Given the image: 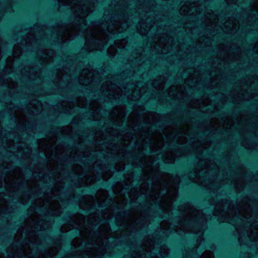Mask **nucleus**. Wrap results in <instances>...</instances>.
<instances>
[{"label": "nucleus", "mask_w": 258, "mask_h": 258, "mask_svg": "<svg viewBox=\"0 0 258 258\" xmlns=\"http://www.w3.org/2000/svg\"><path fill=\"white\" fill-rule=\"evenodd\" d=\"M108 54L110 56H114L116 53V49L114 46H111L108 49L107 51Z\"/></svg>", "instance_id": "23"}, {"label": "nucleus", "mask_w": 258, "mask_h": 258, "mask_svg": "<svg viewBox=\"0 0 258 258\" xmlns=\"http://www.w3.org/2000/svg\"><path fill=\"white\" fill-rule=\"evenodd\" d=\"M125 95H127V97L132 100H136L139 99L140 97L141 92L138 90V87H136L134 90H132V94L130 95L128 92L124 91Z\"/></svg>", "instance_id": "15"}, {"label": "nucleus", "mask_w": 258, "mask_h": 258, "mask_svg": "<svg viewBox=\"0 0 258 258\" xmlns=\"http://www.w3.org/2000/svg\"><path fill=\"white\" fill-rule=\"evenodd\" d=\"M101 238L96 240V247H93L91 250L86 251L84 255L87 258H100V256L104 253L103 243L101 244Z\"/></svg>", "instance_id": "7"}, {"label": "nucleus", "mask_w": 258, "mask_h": 258, "mask_svg": "<svg viewBox=\"0 0 258 258\" xmlns=\"http://www.w3.org/2000/svg\"><path fill=\"white\" fill-rule=\"evenodd\" d=\"M10 87L13 88V87H14V86H12V87L10 86Z\"/></svg>", "instance_id": "40"}, {"label": "nucleus", "mask_w": 258, "mask_h": 258, "mask_svg": "<svg viewBox=\"0 0 258 258\" xmlns=\"http://www.w3.org/2000/svg\"><path fill=\"white\" fill-rule=\"evenodd\" d=\"M254 51H256L258 53V42L254 48Z\"/></svg>", "instance_id": "32"}, {"label": "nucleus", "mask_w": 258, "mask_h": 258, "mask_svg": "<svg viewBox=\"0 0 258 258\" xmlns=\"http://www.w3.org/2000/svg\"><path fill=\"white\" fill-rule=\"evenodd\" d=\"M190 5V4L189 3H187L183 5L180 9V14L182 15H186L188 14L190 15H192L195 13V11L196 12H198V8L196 7L195 4H194V6L192 5L189 8Z\"/></svg>", "instance_id": "12"}, {"label": "nucleus", "mask_w": 258, "mask_h": 258, "mask_svg": "<svg viewBox=\"0 0 258 258\" xmlns=\"http://www.w3.org/2000/svg\"><path fill=\"white\" fill-rule=\"evenodd\" d=\"M198 230L200 233V236H201L202 235H203V232L201 231V229H199Z\"/></svg>", "instance_id": "34"}, {"label": "nucleus", "mask_w": 258, "mask_h": 258, "mask_svg": "<svg viewBox=\"0 0 258 258\" xmlns=\"http://www.w3.org/2000/svg\"><path fill=\"white\" fill-rule=\"evenodd\" d=\"M79 243H80L79 239H77V238L75 239L72 241V245H73L75 247L78 246L79 245Z\"/></svg>", "instance_id": "27"}, {"label": "nucleus", "mask_w": 258, "mask_h": 258, "mask_svg": "<svg viewBox=\"0 0 258 258\" xmlns=\"http://www.w3.org/2000/svg\"><path fill=\"white\" fill-rule=\"evenodd\" d=\"M176 88V87L175 86H172L170 89H169V94L170 95V96H173L175 95L174 93H172L171 92L172 90H174Z\"/></svg>", "instance_id": "28"}, {"label": "nucleus", "mask_w": 258, "mask_h": 258, "mask_svg": "<svg viewBox=\"0 0 258 258\" xmlns=\"http://www.w3.org/2000/svg\"><path fill=\"white\" fill-rule=\"evenodd\" d=\"M228 27L230 28H232L233 29H235L236 28V23L235 22L234 23L232 22V23H230V22H228L226 24V26H228Z\"/></svg>", "instance_id": "26"}, {"label": "nucleus", "mask_w": 258, "mask_h": 258, "mask_svg": "<svg viewBox=\"0 0 258 258\" xmlns=\"http://www.w3.org/2000/svg\"><path fill=\"white\" fill-rule=\"evenodd\" d=\"M151 245V243L149 242L147 244L146 243L145 245L144 246V249L145 250V251H144L143 253H140L137 256H135V258H144L147 255H150V249L149 248V246Z\"/></svg>", "instance_id": "18"}, {"label": "nucleus", "mask_w": 258, "mask_h": 258, "mask_svg": "<svg viewBox=\"0 0 258 258\" xmlns=\"http://www.w3.org/2000/svg\"><path fill=\"white\" fill-rule=\"evenodd\" d=\"M159 252L161 256H162V257H164L168 255L169 251L166 246L163 245L160 247Z\"/></svg>", "instance_id": "19"}, {"label": "nucleus", "mask_w": 258, "mask_h": 258, "mask_svg": "<svg viewBox=\"0 0 258 258\" xmlns=\"http://www.w3.org/2000/svg\"><path fill=\"white\" fill-rule=\"evenodd\" d=\"M176 196V192L175 190L169 192L168 196L165 200H164V202L162 204V207L165 210H169L172 202L174 200Z\"/></svg>", "instance_id": "11"}, {"label": "nucleus", "mask_w": 258, "mask_h": 258, "mask_svg": "<svg viewBox=\"0 0 258 258\" xmlns=\"http://www.w3.org/2000/svg\"><path fill=\"white\" fill-rule=\"evenodd\" d=\"M154 48L157 50L158 52L163 53H167V49L168 46L167 44H165L164 40H160L159 42L154 46Z\"/></svg>", "instance_id": "14"}, {"label": "nucleus", "mask_w": 258, "mask_h": 258, "mask_svg": "<svg viewBox=\"0 0 258 258\" xmlns=\"http://www.w3.org/2000/svg\"><path fill=\"white\" fill-rule=\"evenodd\" d=\"M128 27L127 22L124 21L123 22H115V24L113 23L109 24L107 25V31L110 33H115L116 31L118 32H122Z\"/></svg>", "instance_id": "9"}, {"label": "nucleus", "mask_w": 258, "mask_h": 258, "mask_svg": "<svg viewBox=\"0 0 258 258\" xmlns=\"http://www.w3.org/2000/svg\"><path fill=\"white\" fill-rule=\"evenodd\" d=\"M153 86L154 87H155L156 89H160L162 87L161 86H157L156 84V81H154L153 83Z\"/></svg>", "instance_id": "30"}, {"label": "nucleus", "mask_w": 258, "mask_h": 258, "mask_svg": "<svg viewBox=\"0 0 258 258\" xmlns=\"http://www.w3.org/2000/svg\"><path fill=\"white\" fill-rule=\"evenodd\" d=\"M10 59H11V58H9V59L8 60V61H9Z\"/></svg>", "instance_id": "39"}, {"label": "nucleus", "mask_w": 258, "mask_h": 258, "mask_svg": "<svg viewBox=\"0 0 258 258\" xmlns=\"http://www.w3.org/2000/svg\"><path fill=\"white\" fill-rule=\"evenodd\" d=\"M33 73H34L33 70H31V71H29V76H30V78L32 79H34V77H33Z\"/></svg>", "instance_id": "31"}, {"label": "nucleus", "mask_w": 258, "mask_h": 258, "mask_svg": "<svg viewBox=\"0 0 258 258\" xmlns=\"http://www.w3.org/2000/svg\"><path fill=\"white\" fill-rule=\"evenodd\" d=\"M182 218L179 217L173 225V228L178 234L191 232L197 233L196 230L189 228L194 224H202L206 221L204 214L199 210L195 209L192 206L186 204L180 209Z\"/></svg>", "instance_id": "3"}, {"label": "nucleus", "mask_w": 258, "mask_h": 258, "mask_svg": "<svg viewBox=\"0 0 258 258\" xmlns=\"http://www.w3.org/2000/svg\"><path fill=\"white\" fill-rule=\"evenodd\" d=\"M127 41L125 39L117 40L115 42V45L118 48H123L126 44Z\"/></svg>", "instance_id": "20"}, {"label": "nucleus", "mask_w": 258, "mask_h": 258, "mask_svg": "<svg viewBox=\"0 0 258 258\" xmlns=\"http://www.w3.org/2000/svg\"><path fill=\"white\" fill-rule=\"evenodd\" d=\"M106 24L101 26L96 25L94 28L89 27L87 29L85 46L89 51L94 50H101L107 42L108 36L101 31Z\"/></svg>", "instance_id": "5"}, {"label": "nucleus", "mask_w": 258, "mask_h": 258, "mask_svg": "<svg viewBox=\"0 0 258 258\" xmlns=\"http://www.w3.org/2000/svg\"><path fill=\"white\" fill-rule=\"evenodd\" d=\"M250 15L251 20H254L255 21L256 18L258 22V0L253 4Z\"/></svg>", "instance_id": "16"}, {"label": "nucleus", "mask_w": 258, "mask_h": 258, "mask_svg": "<svg viewBox=\"0 0 258 258\" xmlns=\"http://www.w3.org/2000/svg\"><path fill=\"white\" fill-rule=\"evenodd\" d=\"M203 172V170L199 171L198 169H196L194 171L190 172L188 174L189 179L194 182L198 184H202L204 186H207L208 188H211L210 185L208 184L203 178L201 177V174Z\"/></svg>", "instance_id": "8"}, {"label": "nucleus", "mask_w": 258, "mask_h": 258, "mask_svg": "<svg viewBox=\"0 0 258 258\" xmlns=\"http://www.w3.org/2000/svg\"><path fill=\"white\" fill-rule=\"evenodd\" d=\"M161 228L163 229L168 230V229L171 228V224H169L166 223L165 222H162L161 224Z\"/></svg>", "instance_id": "25"}, {"label": "nucleus", "mask_w": 258, "mask_h": 258, "mask_svg": "<svg viewBox=\"0 0 258 258\" xmlns=\"http://www.w3.org/2000/svg\"><path fill=\"white\" fill-rule=\"evenodd\" d=\"M24 41H25V44H27L28 43H31V39L29 38V36H27V39L25 40Z\"/></svg>", "instance_id": "29"}, {"label": "nucleus", "mask_w": 258, "mask_h": 258, "mask_svg": "<svg viewBox=\"0 0 258 258\" xmlns=\"http://www.w3.org/2000/svg\"><path fill=\"white\" fill-rule=\"evenodd\" d=\"M105 229L104 230H101V236L104 237L105 239H106L107 237L106 234L108 232V231H109V229L107 225H105Z\"/></svg>", "instance_id": "24"}, {"label": "nucleus", "mask_w": 258, "mask_h": 258, "mask_svg": "<svg viewBox=\"0 0 258 258\" xmlns=\"http://www.w3.org/2000/svg\"><path fill=\"white\" fill-rule=\"evenodd\" d=\"M14 55L15 57L19 56L21 53V49L18 45H15L13 50Z\"/></svg>", "instance_id": "21"}, {"label": "nucleus", "mask_w": 258, "mask_h": 258, "mask_svg": "<svg viewBox=\"0 0 258 258\" xmlns=\"http://www.w3.org/2000/svg\"><path fill=\"white\" fill-rule=\"evenodd\" d=\"M250 200L246 198L243 200V206L241 210L238 209L239 218L242 220L239 225H241V230L239 235V242L246 243L247 239L256 240L258 238V222L255 220V216L250 215L251 208Z\"/></svg>", "instance_id": "1"}, {"label": "nucleus", "mask_w": 258, "mask_h": 258, "mask_svg": "<svg viewBox=\"0 0 258 258\" xmlns=\"http://www.w3.org/2000/svg\"><path fill=\"white\" fill-rule=\"evenodd\" d=\"M79 106L81 107H84V105H81V104H79Z\"/></svg>", "instance_id": "35"}, {"label": "nucleus", "mask_w": 258, "mask_h": 258, "mask_svg": "<svg viewBox=\"0 0 258 258\" xmlns=\"http://www.w3.org/2000/svg\"><path fill=\"white\" fill-rule=\"evenodd\" d=\"M133 86H134V85H133V84L130 85L128 86V88L129 89H132L133 88Z\"/></svg>", "instance_id": "33"}, {"label": "nucleus", "mask_w": 258, "mask_h": 258, "mask_svg": "<svg viewBox=\"0 0 258 258\" xmlns=\"http://www.w3.org/2000/svg\"><path fill=\"white\" fill-rule=\"evenodd\" d=\"M93 75L94 71L93 70L84 69L79 78L80 84L87 85L88 84L90 83V82L93 80L92 77Z\"/></svg>", "instance_id": "10"}, {"label": "nucleus", "mask_w": 258, "mask_h": 258, "mask_svg": "<svg viewBox=\"0 0 258 258\" xmlns=\"http://www.w3.org/2000/svg\"><path fill=\"white\" fill-rule=\"evenodd\" d=\"M54 55V52L52 50H46L44 52L43 55L41 56V59L43 62L49 61V60Z\"/></svg>", "instance_id": "17"}, {"label": "nucleus", "mask_w": 258, "mask_h": 258, "mask_svg": "<svg viewBox=\"0 0 258 258\" xmlns=\"http://www.w3.org/2000/svg\"><path fill=\"white\" fill-rule=\"evenodd\" d=\"M210 168H211L210 167H208L207 170H209Z\"/></svg>", "instance_id": "38"}, {"label": "nucleus", "mask_w": 258, "mask_h": 258, "mask_svg": "<svg viewBox=\"0 0 258 258\" xmlns=\"http://www.w3.org/2000/svg\"><path fill=\"white\" fill-rule=\"evenodd\" d=\"M201 258H214V256L211 251H206L202 255Z\"/></svg>", "instance_id": "22"}, {"label": "nucleus", "mask_w": 258, "mask_h": 258, "mask_svg": "<svg viewBox=\"0 0 258 258\" xmlns=\"http://www.w3.org/2000/svg\"><path fill=\"white\" fill-rule=\"evenodd\" d=\"M151 22V19L148 18L146 19V24L144 23H140L139 25L137 27L139 33L142 35H145L151 27V24H149Z\"/></svg>", "instance_id": "13"}, {"label": "nucleus", "mask_w": 258, "mask_h": 258, "mask_svg": "<svg viewBox=\"0 0 258 258\" xmlns=\"http://www.w3.org/2000/svg\"><path fill=\"white\" fill-rule=\"evenodd\" d=\"M101 90L103 95L109 98H118L123 93V91L120 88L110 82H106L104 84Z\"/></svg>", "instance_id": "6"}, {"label": "nucleus", "mask_w": 258, "mask_h": 258, "mask_svg": "<svg viewBox=\"0 0 258 258\" xmlns=\"http://www.w3.org/2000/svg\"><path fill=\"white\" fill-rule=\"evenodd\" d=\"M151 258H157V257H154V256H151Z\"/></svg>", "instance_id": "37"}, {"label": "nucleus", "mask_w": 258, "mask_h": 258, "mask_svg": "<svg viewBox=\"0 0 258 258\" xmlns=\"http://www.w3.org/2000/svg\"><path fill=\"white\" fill-rule=\"evenodd\" d=\"M243 200L238 203L237 206V210L230 208V203L228 201H222L221 203L217 204L215 207L214 214L215 215H221L223 217V221L230 223L235 227L237 232L240 234L241 230V225H239L242 220L239 218L240 214L239 210H241L243 206Z\"/></svg>", "instance_id": "4"}, {"label": "nucleus", "mask_w": 258, "mask_h": 258, "mask_svg": "<svg viewBox=\"0 0 258 258\" xmlns=\"http://www.w3.org/2000/svg\"><path fill=\"white\" fill-rule=\"evenodd\" d=\"M60 6H70L74 10L76 16V21H78V25L70 30L64 32V36L67 38L73 37L72 35L79 34L81 31L86 29V24L84 18L89 15L93 10L92 5L86 0H57Z\"/></svg>", "instance_id": "2"}, {"label": "nucleus", "mask_w": 258, "mask_h": 258, "mask_svg": "<svg viewBox=\"0 0 258 258\" xmlns=\"http://www.w3.org/2000/svg\"><path fill=\"white\" fill-rule=\"evenodd\" d=\"M51 209H52V210H53L54 209V208L52 207V206H51Z\"/></svg>", "instance_id": "36"}]
</instances>
